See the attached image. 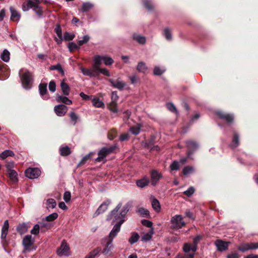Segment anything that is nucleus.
<instances>
[{
    "label": "nucleus",
    "mask_w": 258,
    "mask_h": 258,
    "mask_svg": "<svg viewBox=\"0 0 258 258\" xmlns=\"http://www.w3.org/2000/svg\"><path fill=\"white\" fill-rule=\"evenodd\" d=\"M81 70L82 73L84 75L88 76L90 77L96 76L97 71H95V70H92L91 69L85 68L83 67H81Z\"/></svg>",
    "instance_id": "obj_22"
},
{
    "label": "nucleus",
    "mask_w": 258,
    "mask_h": 258,
    "mask_svg": "<svg viewBox=\"0 0 258 258\" xmlns=\"http://www.w3.org/2000/svg\"><path fill=\"white\" fill-rule=\"evenodd\" d=\"M192 171H194V168L191 166H187L183 169L182 173L184 175H186Z\"/></svg>",
    "instance_id": "obj_57"
},
{
    "label": "nucleus",
    "mask_w": 258,
    "mask_h": 258,
    "mask_svg": "<svg viewBox=\"0 0 258 258\" xmlns=\"http://www.w3.org/2000/svg\"><path fill=\"white\" fill-rule=\"evenodd\" d=\"M90 36L88 35L84 36L83 39L78 41V44L79 46L83 45L84 44L87 43L90 40Z\"/></svg>",
    "instance_id": "obj_54"
},
{
    "label": "nucleus",
    "mask_w": 258,
    "mask_h": 258,
    "mask_svg": "<svg viewBox=\"0 0 258 258\" xmlns=\"http://www.w3.org/2000/svg\"><path fill=\"white\" fill-rule=\"evenodd\" d=\"M117 132L116 130L112 128L108 132L107 137L109 140H112L117 136Z\"/></svg>",
    "instance_id": "obj_45"
},
{
    "label": "nucleus",
    "mask_w": 258,
    "mask_h": 258,
    "mask_svg": "<svg viewBox=\"0 0 258 258\" xmlns=\"http://www.w3.org/2000/svg\"><path fill=\"white\" fill-rule=\"evenodd\" d=\"M58 217V214L56 213H53L46 217L45 219L47 221L51 222L55 220Z\"/></svg>",
    "instance_id": "obj_53"
},
{
    "label": "nucleus",
    "mask_w": 258,
    "mask_h": 258,
    "mask_svg": "<svg viewBox=\"0 0 258 258\" xmlns=\"http://www.w3.org/2000/svg\"><path fill=\"white\" fill-rule=\"evenodd\" d=\"M94 7V5L91 3H84L82 5L81 9L80 10L82 12H87L92 9Z\"/></svg>",
    "instance_id": "obj_33"
},
{
    "label": "nucleus",
    "mask_w": 258,
    "mask_h": 258,
    "mask_svg": "<svg viewBox=\"0 0 258 258\" xmlns=\"http://www.w3.org/2000/svg\"><path fill=\"white\" fill-rule=\"evenodd\" d=\"M102 251V248L101 247H97L94 250H92L87 255L85 258H95L98 256L99 253Z\"/></svg>",
    "instance_id": "obj_24"
},
{
    "label": "nucleus",
    "mask_w": 258,
    "mask_h": 258,
    "mask_svg": "<svg viewBox=\"0 0 258 258\" xmlns=\"http://www.w3.org/2000/svg\"><path fill=\"white\" fill-rule=\"evenodd\" d=\"M195 189L194 187L191 186L187 190L183 192V194L187 197H190L194 194Z\"/></svg>",
    "instance_id": "obj_61"
},
{
    "label": "nucleus",
    "mask_w": 258,
    "mask_h": 258,
    "mask_svg": "<svg viewBox=\"0 0 258 258\" xmlns=\"http://www.w3.org/2000/svg\"><path fill=\"white\" fill-rule=\"evenodd\" d=\"M172 227L174 229H179L185 225V223L182 221L181 215H176L171 219Z\"/></svg>",
    "instance_id": "obj_5"
},
{
    "label": "nucleus",
    "mask_w": 258,
    "mask_h": 258,
    "mask_svg": "<svg viewBox=\"0 0 258 258\" xmlns=\"http://www.w3.org/2000/svg\"><path fill=\"white\" fill-rule=\"evenodd\" d=\"M21 82L23 87L28 89L31 88L32 75L31 74L27 71L25 72L21 77Z\"/></svg>",
    "instance_id": "obj_6"
},
{
    "label": "nucleus",
    "mask_w": 258,
    "mask_h": 258,
    "mask_svg": "<svg viewBox=\"0 0 258 258\" xmlns=\"http://www.w3.org/2000/svg\"><path fill=\"white\" fill-rule=\"evenodd\" d=\"M239 145V135L236 131L233 132V138L231 147L232 148H235Z\"/></svg>",
    "instance_id": "obj_18"
},
{
    "label": "nucleus",
    "mask_w": 258,
    "mask_h": 258,
    "mask_svg": "<svg viewBox=\"0 0 258 258\" xmlns=\"http://www.w3.org/2000/svg\"><path fill=\"white\" fill-rule=\"evenodd\" d=\"M162 177V175L161 173L157 171L156 170H152L151 171V184L155 186L157 184L158 181Z\"/></svg>",
    "instance_id": "obj_12"
},
{
    "label": "nucleus",
    "mask_w": 258,
    "mask_h": 258,
    "mask_svg": "<svg viewBox=\"0 0 258 258\" xmlns=\"http://www.w3.org/2000/svg\"><path fill=\"white\" fill-rule=\"evenodd\" d=\"M102 57L103 60L105 65L108 66L113 63L114 60L111 57L107 56H102Z\"/></svg>",
    "instance_id": "obj_51"
},
{
    "label": "nucleus",
    "mask_w": 258,
    "mask_h": 258,
    "mask_svg": "<svg viewBox=\"0 0 258 258\" xmlns=\"http://www.w3.org/2000/svg\"><path fill=\"white\" fill-rule=\"evenodd\" d=\"M93 105L97 107H102L104 106V104L102 101H101L99 98L95 97L92 100Z\"/></svg>",
    "instance_id": "obj_44"
},
{
    "label": "nucleus",
    "mask_w": 258,
    "mask_h": 258,
    "mask_svg": "<svg viewBox=\"0 0 258 258\" xmlns=\"http://www.w3.org/2000/svg\"><path fill=\"white\" fill-rule=\"evenodd\" d=\"M68 48L71 52H73L75 50L79 49L80 46L74 42H70L69 43Z\"/></svg>",
    "instance_id": "obj_52"
},
{
    "label": "nucleus",
    "mask_w": 258,
    "mask_h": 258,
    "mask_svg": "<svg viewBox=\"0 0 258 258\" xmlns=\"http://www.w3.org/2000/svg\"><path fill=\"white\" fill-rule=\"evenodd\" d=\"M10 53L7 49H5L1 55V59L5 62H8L10 60Z\"/></svg>",
    "instance_id": "obj_41"
},
{
    "label": "nucleus",
    "mask_w": 258,
    "mask_h": 258,
    "mask_svg": "<svg viewBox=\"0 0 258 258\" xmlns=\"http://www.w3.org/2000/svg\"><path fill=\"white\" fill-rule=\"evenodd\" d=\"M60 87L63 94L66 96H68L70 92V88L69 85L64 81H62L60 84Z\"/></svg>",
    "instance_id": "obj_27"
},
{
    "label": "nucleus",
    "mask_w": 258,
    "mask_h": 258,
    "mask_svg": "<svg viewBox=\"0 0 258 258\" xmlns=\"http://www.w3.org/2000/svg\"><path fill=\"white\" fill-rule=\"evenodd\" d=\"M186 145L188 149V151H187L186 155L188 157H190V156L194 153V152L198 149V144L192 140H188L186 141Z\"/></svg>",
    "instance_id": "obj_8"
},
{
    "label": "nucleus",
    "mask_w": 258,
    "mask_h": 258,
    "mask_svg": "<svg viewBox=\"0 0 258 258\" xmlns=\"http://www.w3.org/2000/svg\"><path fill=\"white\" fill-rule=\"evenodd\" d=\"M47 205L49 208L53 209L56 205V201L53 199H49L47 201Z\"/></svg>",
    "instance_id": "obj_56"
},
{
    "label": "nucleus",
    "mask_w": 258,
    "mask_h": 258,
    "mask_svg": "<svg viewBox=\"0 0 258 258\" xmlns=\"http://www.w3.org/2000/svg\"><path fill=\"white\" fill-rule=\"evenodd\" d=\"M40 173L41 171L38 168H29L25 171L26 176L30 179L37 178Z\"/></svg>",
    "instance_id": "obj_9"
},
{
    "label": "nucleus",
    "mask_w": 258,
    "mask_h": 258,
    "mask_svg": "<svg viewBox=\"0 0 258 258\" xmlns=\"http://www.w3.org/2000/svg\"><path fill=\"white\" fill-rule=\"evenodd\" d=\"M99 73H101L107 77H109L110 76L109 71L105 68H97L96 76L98 75Z\"/></svg>",
    "instance_id": "obj_49"
},
{
    "label": "nucleus",
    "mask_w": 258,
    "mask_h": 258,
    "mask_svg": "<svg viewBox=\"0 0 258 258\" xmlns=\"http://www.w3.org/2000/svg\"><path fill=\"white\" fill-rule=\"evenodd\" d=\"M29 226L26 223H20L17 227V231L21 235H22L28 231Z\"/></svg>",
    "instance_id": "obj_20"
},
{
    "label": "nucleus",
    "mask_w": 258,
    "mask_h": 258,
    "mask_svg": "<svg viewBox=\"0 0 258 258\" xmlns=\"http://www.w3.org/2000/svg\"><path fill=\"white\" fill-rule=\"evenodd\" d=\"M10 11L11 14L10 18L11 20L12 21H18L21 17L20 14L13 7H10Z\"/></svg>",
    "instance_id": "obj_17"
},
{
    "label": "nucleus",
    "mask_w": 258,
    "mask_h": 258,
    "mask_svg": "<svg viewBox=\"0 0 258 258\" xmlns=\"http://www.w3.org/2000/svg\"><path fill=\"white\" fill-rule=\"evenodd\" d=\"M68 110L67 106L63 104H59L54 106V110L58 116H63L65 115Z\"/></svg>",
    "instance_id": "obj_14"
},
{
    "label": "nucleus",
    "mask_w": 258,
    "mask_h": 258,
    "mask_svg": "<svg viewBox=\"0 0 258 258\" xmlns=\"http://www.w3.org/2000/svg\"><path fill=\"white\" fill-rule=\"evenodd\" d=\"M75 35L73 33L71 34L68 32H66L63 34V39L66 41H71L74 39Z\"/></svg>",
    "instance_id": "obj_50"
},
{
    "label": "nucleus",
    "mask_w": 258,
    "mask_h": 258,
    "mask_svg": "<svg viewBox=\"0 0 258 258\" xmlns=\"http://www.w3.org/2000/svg\"><path fill=\"white\" fill-rule=\"evenodd\" d=\"M163 34L167 40H171L172 39L171 30L169 28H165L163 31Z\"/></svg>",
    "instance_id": "obj_43"
},
{
    "label": "nucleus",
    "mask_w": 258,
    "mask_h": 258,
    "mask_svg": "<svg viewBox=\"0 0 258 258\" xmlns=\"http://www.w3.org/2000/svg\"><path fill=\"white\" fill-rule=\"evenodd\" d=\"M69 246L67 242L63 240L60 246L57 250V253L59 255H68L69 254Z\"/></svg>",
    "instance_id": "obj_10"
},
{
    "label": "nucleus",
    "mask_w": 258,
    "mask_h": 258,
    "mask_svg": "<svg viewBox=\"0 0 258 258\" xmlns=\"http://www.w3.org/2000/svg\"><path fill=\"white\" fill-rule=\"evenodd\" d=\"M147 69L146 63L143 61L139 62L137 66V71L140 73H145Z\"/></svg>",
    "instance_id": "obj_35"
},
{
    "label": "nucleus",
    "mask_w": 258,
    "mask_h": 258,
    "mask_svg": "<svg viewBox=\"0 0 258 258\" xmlns=\"http://www.w3.org/2000/svg\"><path fill=\"white\" fill-rule=\"evenodd\" d=\"M49 90L52 92H55L56 90V84L54 81L52 80L49 83Z\"/></svg>",
    "instance_id": "obj_62"
},
{
    "label": "nucleus",
    "mask_w": 258,
    "mask_h": 258,
    "mask_svg": "<svg viewBox=\"0 0 258 258\" xmlns=\"http://www.w3.org/2000/svg\"><path fill=\"white\" fill-rule=\"evenodd\" d=\"M47 83H40L39 85V92L41 97H43L47 93Z\"/></svg>",
    "instance_id": "obj_28"
},
{
    "label": "nucleus",
    "mask_w": 258,
    "mask_h": 258,
    "mask_svg": "<svg viewBox=\"0 0 258 258\" xmlns=\"http://www.w3.org/2000/svg\"><path fill=\"white\" fill-rule=\"evenodd\" d=\"M30 8L33 9L39 17L42 16L43 10L42 8L38 5V3H35L32 0H28L27 3H24L22 5V9L24 11H27Z\"/></svg>",
    "instance_id": "obj_2"
},
{
    "label": "nucleus",
    "mask_w": 258,
    "mask_h": 258,
    "mask_svg": "<svg viewBox=\"0 0 258 258\" xmlns=\"http://www.w3.org/2000/svg\"><path fill=\"white\" fill-rule=\"evenodd\" d=\"M121 206L122 204L121 203H119L116 208L113 210H112L110 214L108 215V219H111L113 218L115 220L123 219L130 210V209L131 207V204L129 202L125 204L122 207L121 211L118 212V210L120 209Z\"/></svg>",
    "instance_id": "obj_1"
},
{
    "label": "nucleus",
    "mask_w": 258,
    "mask_h": 258,
    "mask_svg": "<svg viewBox=\"0 0 258 258\" xmlns=\"http://www.w3.org/2000/svg\"><path fill=\"white\" fill-rule=\"evenodd\" d=\"M144 7L149 11L154 10V6L151 0H142Z\"/></svg>",
    "instance_id": "obj_34"
},
{
    "label": "nucleus",
    "mask_w": 258,
    "mask_h": 258,
    "mask_svg": "<svg viewBox=\"0 0 258 258\" xmlns=\"http://www.w3.org/2000/svg\"><path fill=\"white\" fill-rule=\"evenodd\" d=\"M134 40L137 41L139 43L144 44L146 43V39L145 37L142 36L138 34H134L133 36Z\"/></svg>",
    "instance_id": "obj_32"
},
{
    "label": "nucleus",
    "mask_w": 258,
    "mask_h": 258,
    "mask_svg": "<svg viewBox=\"0 0 258 258\" xmlns=\"http://www.w3.org/2000/svg\"><path fill=\"white\" fill-rule=\"evenodd\" d=\"M6 167L7 168V171L14 170L13 169L15 167L14 162L13 161L7 162Z\"/></svg>",
    "instance_id": "obj_64"
},
{
    "label": "nucleus",
    "mask_w": 258,
    "mask_h": 258,
    "mask_svg": "<svg viewBox=\"0 0 258 258\" xmlns=\"http://www.w3.org/2000/svg\"><path fill=\"white\" fill-rule=\"evenodd\" d=\"M164 72V70H162L159 67H155L154 69L153 73L155 75L160 76Z\"/></svg>",
    "instance_id": "obj_63"
},
{
    "label": "nucleus",
    "mask_w": 258,
    "mask_h": 258,
    "mask_svg": "<svg viewBox=\"0 0 258 258\" xmlns=\"http://www.w3.org/2000/svg\"><path fill=\"white\" fill-rule=\"evenodd\" d=\"M170 167L172 170H178L179 168L178 162L176 160H174L170 165Z\"/></svg>",
    "instance_id": "obj_60"
},
{
    "label": "nucleus",
    "mask_w": 258,
    "mask_h": 258,
    "mask_svg": "<svg viewBox=\"0 0 258 258\" xmlns=\"http://www.w3.org/2000/svg\"><path fill=\"white\" fill-rule=\"evenodd\" d=\"M140 238L139 234L137 232H134L132 233V235L128 239V242L131 244H133L137 242Z\"/></svg>",
    "instance_id": "obj_36"
},
{
    "label": "nucleus",
    "mask_w": 258,
    "mask_h": 258,
    "mask_svg": "<svg viewBox=\"0 0 258 258\" xmlns=\"http://www.w3.org/2000/svg\"><path fill=\"white\" fill-rule=\"evenodd\" d=\"M54 32L56 33L59 38L62 39V30L60 25L59 23L56 24L54 28Z\"/></svg>",
    "instance_id": "obj_46"
},
{
    "label": "nucleus",
    "mask_w": 258,
    "mask_h": 258,
    "mask_svg": "<svg viewBox=\"0 0 258 258\" xmlns=\"http://www.w3.org/2000/svg\"><path fill=\"white\" fill-rule=\"evenodd\" d=\"M216 115L221 119L224 120L229 124H231L234 121V115L232 113H228L222 111H217Z\"/></svg>",
    "instance_id": "obj_4"
},
{
    "label": "nucleus",
    "mask_w": 258,
    "mask_h": 258,
    "mask_svg": "<svg viewBox=\"0 0 258 258\" xmlns=\"http://www.w3.org/2000/svg\"><path fill=\"white\" fill-rule=\"evenodd\" d=\"M9 178L13 182H16L18 181V174L15 170L7 171Z\"/></svg>",
    "instance_id": "obj_31"
},
{
    "label": "nucleus",
    "mask_w": 258,
    "mask_h": 258,
    "mask_svg": "<svg viewBox=\"0 0 258 258\" xmlns=\"http://www.w3.org/2000/svg\"><path fill=\"white\" fill-rule=\"evenodd\" d=\"M152 206L154 210L156 211L157 212H159L161 210V206L159 201L156 199L154 198L152 201Z\"/></svg>",
    "instance_id": "obj_37"
},
{
    "label": "nucleus",
    "mask_w": 258,
    "mask_h": 258,
    "mask_svg": "<svg viewBox=\"0 0 258 258\" xmlns=\"http://www.w3.org/2000/svg\"><path fill=\"white\" fill-rule=\"evenodd\" d=\"M50 70H57L61 75H64V72L62 68L60 63H57L56 65H52L49 67Z\"/></svg>",
    "instance_id": "obj_42"
},
{
    "label": "nucleus",
    "mask_w": 258,
    "mask_h": 258,
    "mask_svg": "<svg viewBox=\"0 0 258 258\" xmlns=\"http://www.w3.org/2000/svg\"><path fill=\"white\" fill-rule=\"evenodd\" d=\"M115 149V146H112L109 147H103L98 153V157L95 159L96 162L101 161L108 155L112 153Z\"/></svg>",
    "instance_id": "obj_3"
},
{
    "label": "nucleus",
    "mask_w": 258,
    "mask_h": 258,
    "mask_svg": "<svg viewBox=\"0 0 258 258\" xmlns=\"http://www.w3.org/2000/svg\"><path fill=\"white\" fill-rule=\"evenodd\" d=\"M91 154H88L86 155L84 157H83L82 160L80 161V162L79 163V164L77 165V168L82 166L83 165L85 164V163L91 158Z\"/></svg>",
    "instance_id": "obj_47"
},
{
    "label": "nucleus",
    "mask_w": 258,
    "mask_h": 258,
    "mask_svg": "<svg viewBox=\"0 0 258 258\" xmlns=\"http://www.w3.org/2000/svg\"><path fill=\"white\" fill-rule=\"evenodd\" d=\"M14 153L13 151L10 150H6L3 151L1 154H0V157L2 159H5L9 156H14Z\"/></svg>",
    "instance_id": "obj_40"
},
{
    "label": "nucleus",
    "mask_w": 258,
    "mask_h": 258,
    "mask_svg": "<svg viewBox=\"0 0 258 258\" xmlns=\"http://www.w3.org/2000/svg\"><path fill=\"white\" fill-rule=\"evenodd\" d=\"M112 241L111 239H107V241L105 244V247L102 250V253L105 255H109L111 253V250L112 248L111 243Z\"/></svg>",
    "instance_id": "obj_19"
},
{
    "label": "nucleus",
    "mask_w": 258,
    "mask_h": 258,
    "mask_svg": "<svg viewBox=\"0 0 258 258\" xmlns=\"http://www.w3.org/2000/svg\"><path fill=\"white\" fill-rule=\"evenodd\" d=\"M142 125L140 124H137L135 126L130 127V131L134 135H138L140 132Z\"/></svg>",
    "instance_id": "obj_38"
},
{
    "label": "nucleus",
    "mask_w": 258,
    "mask_h": 258,
    "mask_svg": "<svg viewBox=\"0 0 258 258\" xmlns=\"http://www.w3.org/2000/svg\"><path fill=\"white\" fill-rule=\"evenodd\" d=\"M197 245H195L191 246V250L193 251L192 253L190 254H178L176 258H194V252L197 250Z\"/></svg>",
    "instance_id": "obj_25"
},
{
    "label": "nucleus",
    "mask_w": 258,
    "mask_h": 258,
    "mask_svg": "<svg viewBox=\"0 0 258 258\" xmlns=\"http://www.w3.org/2000/svg\"><path fill=\"white\" fill-rule=\"evenodd\" d=\"M34 240L32 239L31 235H26L23 239L22 244L24 247V250H27L33 244Z\"/></svg>",
    "instance_id": "obj_15"
},
{
    "label": "nucleus",
    "mask_w": 258,
    "mask_h": 258,
    "mask_svg": "<svg viewBox=\"0 0 258 258\" xmlns=\"http://www.w3.org/2000/svg\"><path fill=\"white\" fill-rule=\"evenodd\" d=\"M109 204H110L109 201H107V202H104L103 204H102L99 206V207L98 208L95 214L97 215H99V214H100L104 212L107 210Z\"/></svg>",
    "instance_id": "obj_26"
},
{
    "label": "nucleus",
    "mask_w": 258,
    "mask_h": 258,
    "mask_svg": "<svg viewBox=\"0 0 258 258\" xmlns=\"http://www.w3.org/2000/svg\"><path fill=\"white\" fill-rule=\"evenodd\" d=\"M59 152L62 156H68L71 153V149L68 146L60 148Z\"/></svg>",
    "instance_id": "obj_39"
},
{
    "label": "nucleus",
    "mask_w": 258,
    "mask_h": 258,
    "mask_svg": "<svg viewBox=\"0 0 258 258\" xmlns=\"http://www.w3.org/2000/svg\"><path fill=\"white\" fill-rule=\"evenodd\" d=\"M56 100L58 102H62L67 105H70L72 103V101L67 97L57 95L56 96Z\"/></svg>",
    "instance_id": "obj_23"
},
{
    "label": "nucleus",
    "mask_w": 258,
    "mask_h": 258,
    "mask_svg": "<svg viewBox=\"0 0 258 258\" xmlns=\"http://www.w3.org/2000/svg\"><path fill=\"white\" fill-rule=\"evenodd\" d=\"M124 222V219L120 220L113 227L107 239H111L113 241V238L117 235V233L120 231L121 225Z\"/></svg>",
    "instance_id": "obj_7"
},
{
    "label": "nucleus",
    "mask_w": 258,
    "mask_h": 258,
    "mask_svg": "<svg viewBox=\"0 0 258 258\" xmlns=\"http://www.w3.org/2000/svg\"><path fill=\"white\" fill-rule=\"evenodd\" d=\"M249 243H245L238 247V249L242 252H245L249 250Z\"/></svg>",
    "instance_id": "obj_59"
},
{
    "label": "nucleus",
    "mask_w": 258,
    "mask_h": 258,
    "mask_svg": "<svg viewBox=\"0 0 258 258\" xmlns=\"http://www.w3.org/2000/svg\"><path fill=\"white\" fill-rule=\"evenodd\" d=\"M137 212L140 214V215L143 217L150 218V212L147 210L143 207L140 208L137 211Z\"/></svg>",
    "instance_id": "obj_30"
},
{
    "label": "nucleus",
    "mask_w": 258,
    "mask_h": 258,
    "mask_svg": "<svg viewBox=\"0 0 258 258\" xmlns=\"http://www.w3.org/2000/svg\"><path fill=\"white\" fill-rule=\"evenodd\" d=\"M149 183V180L146 177H144L140 180H138L136 182L137 186L141 188H143L148 185Z\"/></svg>",
    "instance_id": "obj_29"
},
{
    "label": "nucleus",
    "mask_w": 258,
    "mask_h": 258,
    "mask_svg": "<svg viewBox=\"0 0 258 258\" xmlns=\"http://www.w3.org/2000/svg\"><path fill=\"white\" fill-rule=\"evenodd\" d=\"M9 228V221L8 220L5 221L4 225L2 228V233L1 238L3 240V244H7V242L6 240V237L8 233Z\"/></svg>",
    "instance_id": "obj_11"
},
{
    "label": "nucleus",
    "mask_w": 258,
    "mask_h": 258,
    "mask_svg": "<svg viewBox=\"0 0 258 258\" xmlns=\"http://www.w3.org/2000/svg\"><path fill=\"white\" fill-rule=\"evenodd\" d=\"M40 232V226L38 224H35L32 229L31 230L30 232L33 235H38Z\"/></svg>",
    "instance_id": "obj_55"
},
{
    "label": "nucleus",
    "mask_w": 258,
    "mask_h": 258,
    "mask_svg": "<svg viewBox=\"0 0 258 258\" xmlns=\"http://www.w3.org/2000/svg\"><path fill=\"white\" fill-rule=\"evenodd\" d=\"M108 108L109 110L113 112H117L118 111L117 107V102L115 101H111V102L108 104Z\"/></svg>",
    "instance_id": "obj_48"
},
{
    "label": "nucleus",
    "mask_w": 258,
    "mask_h": 258,
    "mask_svg": "<svg viewBox=\"0 0 258 258\" xmlns=\"http://www.w3.org/2000/svg\"><path fill=\"white\" fill-rule=\"evenodd\" d=\"M94 63L93 64V68L94 70H95V71H97V68H100L99 66L102 63V61L103 60V57L102 56L100 55H96L94 57Z\"/></svg>",
    "instance_id": "obj_21"
},
{
    "label": "nucleus",
    "mask_w": 258,
    "mask_h": 258,
    "mask_svg": "<svg viewBox=\"0 0 258 258\" xmlns=\"http://www.w3.org/2000/svg\"><path fill=\"white\" fill-rule=\"evenodd\" d=\"M230 243V242H225L221 239H217L215 242V244L219 251H224L227 250Z\"/></svg>",
    "instance_id": "obj_13"
},
{
    "label": "nucleus",
    "mask_w": 258,
    "mask_h": 258,
    "mask_svg": "<svg viewBox=\"0 0 258 258\" xmlns=\"http://www.w3.org/2000/svg\"><path fill=\"white\" fill-rule=\"evenodd\" d=\"M69 116L71 120L74 122V125H75L79 118L78 116L74 112H71Z\"/></svg>",
    "instance_id": "obj_58"
},
{
    "label": "nucleus",
    "mask_w": 258,
    "mask_h": 258,
    "mask_svg": "<svg viewBox=\"0 0 258 258\" xmlns=\"http://www.w3.org/2000/svg\"><path fill=\"white\" fill-rule=\"evenodd\" d=\"M108 81L111 84L112 86L118 89L119 90H122L126 86V83L125 82L119 81V79H117L115 81H114L112 79H108Z\"/></svg>",
    "instance_id": "obj_16"
}]
</instances>
